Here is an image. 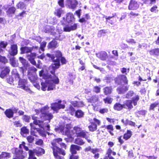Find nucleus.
I'll list each match as a JSON object with an SVG mask.
<instances>
[{
  "instance_id": "nucleus-27",
  "label": "nucleus",
  "mask_w": 159,
  "mask_h": 159,
  "mask_svg": "<svg viewBox=\"0 0 159 159\" xmlns=\"http://www.w3.org/2000/svg\"><path fill=\"white\" fill-rule=\"evenodd\" d=\"M4 113L6 116L9 118H11L13 117V112L11 109H6L4 112Z\"/></svg>"
},
{
  "instance_id": "nucleus-64",
  "label": "nucleus",
  "mask_w": 159,
  "mask_h": 159,
  "mask_svg": "<svg viewBox=\"0 0 159 159\" xmlns=\"http://www.w3.org/2000/svg\"><path fill=\"white\" fill-rule=\"evenodd\" d=\"M24 120L26 122H28L30 119V116H24L23 117Z\"/></svg>"
},
{
  "instance_id": "nucleus-56",
  "label": "nucleus",
  "mask_w": 159,
  "mask_h": 159,
  "mask_svg": "<svg viewBox=\"0 0 159 159\" xmlns=\"http://www.w3.org/2000/svg\"><path fill=\"white\" fill-rule=\"evenodd\" d=\"M14 125L16 127H21L22 124L20 123L19 121H15L13 122Z\"/></svg>"
},
{
  "instance_id": "nucleus-47",
  "label": "nucleus",
  "mask_w": 159,
  "mask_h": 159,
  "mask_svg": "<svg viewBox=\"0 0 159 159\" xmlns=\"http://www.w3.org/2000/svg\"><path fill=\"white\" fill-rule=\"evenodd\" d=\"M46 43H47L45 42H43L41 43L40 44V50H39V53H41L40 50L43 52L44 51V48L46 47Z\"/></svg>"
},
{
  "instance_id": "nucleus-41",
  "label": "nucleus",
  "mask_w": 159,
  "mask_h": 159,
  "mask_svg": "<svg viewBox=\"0 0 159 159\" xmlns=\"http://www.w3.org/2000/svg\"><path fill=\"white\" fill-rule=\"evenodd\" d=\"M30 72H29L28 74V77L29 79L32 82H34L37 79L36 76L33 75H30Z\"/></svg>"
},
{
  "instance_id": "nucleus-4",
  "label": "nucleus",
  "mask_w": 159,
  "mask_h": 159,
  "mask_svg": "<svg viewBox=\"0 0 159 159\" xmlns=\"http://www.w3.org/2000/svg\"><path fill=\"white\" fill-rule=\"evenodd\" d=\"M29 156L28 159H37L35 157V154L38 156H40L45 153V151L43 148L37 147L33 150H29Z\"/></svg>"
},
{
  "instance_id": "nucleus-6",
  "label": "nucleus",
  "mask_w": 159,
  "mask_h": 159,
  "mask_svg": "<svg viewBox=\"0 0 159 159\" xmlns=\"http://www.w3.org/2000/svg\"><path fill=\"white\" fill-rule=\"evenodd\" d=\"M18 81V88L22 89L30 93H32V91L29 87L27 80L24 79L20 78Z\"/></svg>"
},
{
  "instance_id": "nucleus-37",
  "label": "nucleus",
  "mask_w": 159,
  "mask_h": 159,
  "mask_svg": "<svg viewBox=\"0 0 159 159\" xmlns=\"http://www.w3.org/2000/svg\"><path fill=\"white\" fill-rule=\"evenodd\" d=\"M150 53L151 55H159V49L156 48L150 51Z\"/></svg>"
},
{
  "instance_id": "nucleus-26",
  "label": "nucleus",
  "mask_w": 159,
  "mask_h": 159,
  "mask_svg": "<svg viewBox=\"0 0 159 159\" xmlns=\"http://www.w3.org/2000/svg\"><path fill=\"white\" fill-rule=\"evenodd\" d=\"M57 42L55 40H53L49 43L48 45V48L51 49H54L57 47Z\"/></svg>"
},
{
  "instance_id": "nucleus-54",
  "label": "nucleus",
  "mask_w": 159,
  "mask_h": 159,
  "mask_svg": "<svg viewBox=\"0 0 159 159\" xmlns=\"http://www.w3.org/2000/svg\"><path fill=\"white\" fill-rule=\"evenodd\" d=\"M134 92L132 91H130L126 94V97L127 98H130L133 96Z\"/></svg>"
},
{
  "instance_id": "nucleus-43",
  "label": "nucleus",
  "mask_w": 159,
  "mask_h": 159,
  "mask_svg": "<svg viewBox=\"0 0 159 159\" xmlns=\"http://www.w3.org/2000/svg\"><path fill=\"white\" fill-rule=\"evenodd\" d=\"M62 12L63 11L61 9H57L55 12V14L58 17H60Z\"/></svg>"
},
{
  "instance_id": "nucleus-36",
  "label": "nucleus",
  "mask_w": 159,
  "mask_h": 159,
  "mask_svg": "<svg viewBox=\"0 0 159 159\" xmlns=\"http://www.w3.org/2000/svg\"><path fill=\"white\" fill-rule=\"evenodd\" d=\"M10 154L9 153L3 152L0 155V159H3V158H9L10 157Z\"/></svg>"
},
{
  "instance_id": "nucleus-49",
  "label": "nucleus",
  "mask_w": 159,
  "mask_h": 159,
  "mask_svg": "<svg viewBox=\"0 0 159 159\" xmlns=\"http://www.w3.org/2000/svg\"><path fill=\"white\" fill-rule=\"evenodd\" d=\"M159 104V102L157 101L154 103L151 104L150 105L149 109L153 110L154 108L156 107Z\"/></svg>"
},
{
  "instance_id": "nucleus-13",
  "label": "nucleus",
  "mask_w": 159,
  "mask_h": 159,
  "mask_svg": "<svg viewBox=\"0 0 159 159\" xmlns=\"http://www.w3.org/2000/svg\"><path fill=\"white\" fill-rule=\"evenodd\" d=\"M55 55L56 57H55L53 55L49 53H47L46 56L50 58L52 61H53L54 59L55 60L57 59V61H59V62L60 63V58L62 57V54L61 52L59 51H57L55 52Z\"/></svg>"
},
{
  "instance_id": "nucleus-30",
  "label": "nucleus",
  "mask_w": 159,
  "mask_h": 159,
  "mask_svg": "<svg viewBox=\"0 0 159 159\" xmlns=\"http://www.w3.org/2000/svg\"><path fill=\"white\" fill-rule=\"evenodd\" d=\"M90 101L91 102L95 103L97 102L96 105L97 106L99 105L98 103H100L101 102H99V98L98 96H94L92 97L90 99Z\"/></svg>"
},
{
  "instance_id": "nucleus-17",
  "label": "nucleus",
  "mask_w": 159,
  "mask_h": 159,
  "mask_svg": "<svg viewBox=\"0 0 159 159\" xmlns=\"http://www.w3.org/2000/svg\"><path fill=\"white\" fill-rule=\"evenodd\" d=\"M17 45L15 44L11 45V49L9 51L10 54L12 56H14L17 54Z\"/></svg>"
},
{
  "instance_id": "nucleus-42",
  "label": "nucleus",
  "mask_w": 159,
  "mask_h": 159,
  "mask_svg": "<svg viewBox=\"0 0 159 159\" xmlns=\"http://www.w3.org/2000/svg\"><path fill=\"white\" fill-rule=\"evenodd\" d=\"M119 78L123 81L125 84H127L128 83V80L126 76L124 75H121L119 76Z\"/></svg>"
},
{
  "instance_id": "nucleus-58",
  "label": "nucleus",
  "mask_w": 159,
  "mask_h": 159,
  "mask_svg": "<svg viewBox=\"0 0 159 159\" xmlns=\"http://www.w3.org/2000/svg\"><path fill=\"white\" fill-rule=\"evenodd\" d=\"M7 45V43L6 42H2L0 43V47L2 48H5Z\"/></svg>"
},
{
  "instance_id": "nucleus-5",
  "label": "nucleus",
  "mask_w": 159,
  "mask_h": 159,
  "mask_svg": "<svg viewBox=\"0 0 159 159\" xmlns=\"http://www.w3.org/2000/svg\"><path fill=\"white\" fill-rule=\"evenodd\" d=\"M12 153L15 154L16 157L18 159H24L27 156V153L25 152H24L22 149L13 148L11 150Z\"/></svg>"
},
{
  "instance_id": "nucleus-48",
  "label": "nucleus",
  "mask_w": 159,
  "mask_h": 159,
  "mask_svg": "<svg viewBox=\"0 0 159 159\" xmlns=\"http://www.w3.org/2000/svg\"><path fill=\"white\" fill-rule=\"evenodd\" d=\"M0 61L5 64L8 62L7 59L5 57H3L0 55Z\"/></svg>"
},
{
  "instance_id": "nucleus-33",
  "label": "nucleus",
  "mask_w": 159,
  "mask_h": 159,
  "mask_svg": "<svg viewBox=\"0 0 159 159\" xmlns=\"http://www.w3.org/2000/svg\"><path fill=\"white\" fill-rule=\"evenodd\" d=\"M124 108L123 105L119 103H116L114 106L113 108L115 110L120 111Z\"/></svg>"
},
{
  "instance_id": "nucleus-23",
  "label": "nucleus",
  "mask_w": 159,
  "mask_h": 159,
  "mask_svg": "<svg viewBox=\"0 0 159 159\" xmlns=\"http://www.w3.org/2000/svg\"><path fill=\"white\" fill-rule=\"evenodd\" d=\"M132 103V101L131 100H126L124 102L123 104L124 108H128L129 110L131 109L133 107Z\"/></svg>"
},
{
  "instance_id": "nucleus-55",
  "label": "nucleus",
  "mask_w": 159,
  "mask_h": 159,
  "mask_svg": "<svg viewBox=\"0 0 159 159\" xmlns=\"http://www.w3.org/2000/svg\"><path fill=\"white\" fill-rule=\"evenodd\" d=\"M25 143L24 142H23L22 143V144H20L19 148L22 149V147H24V149L26 151H29V148H28V147H27L25 145Z\"/></svg>"
},
{
  "instance_id": "nucleus-39",
  "label": "nucleus",
  "mask_w": 159,
  "mask_h": 159,
  "mask_svg": "<svg viewBox=\"0 0 159 159\" xmlns=\"http://www.w3.org/2000/svg\"><path fill=\"white\" fill-rule=\"evenodd\" d=\"M132 134V132L130 130H128L127 132L124 134V138L125 139H128L130 138Z\"/></svg>"
},
{
  "instance_id": "nucleus-1",
  "label": "nucleus",
  "mask_w": 159,
  "mask_h": 159,
  "mask_svg": "<svg viewBox=\"0 0 159 159\" xmlns=\"http://www.w3.org/2000/svg\"><path fill=\"white\" fill-rule=\"evenodd\" d=\"M57 61V59H54L52 61L54 63L50 66L48 69V72L51 73L53 75H48L49 79L46 80L45 82L41 83V89L43 91H46L47 89L48 91L54 90L55 89V84H58L59 82L58 78L54 75L55 70L59 68L60 65L59 61Z\"/></svg>"
},
{
  "instance_id": "nucleus-14",
  "label": "nucleus",
  "mask_w": 159,
  "mask_h": 159,
  "mask_svg": "<svg viewBox=\"0 0 159 159\" xmlns=\"http://www.w3.org/2000/svg\"><path fill=\"white\" fill-rule=\"evenodd\" d=\"M78 2L76 0H67L66 5L68 7L73 10L77 7Z\"/></svg>"
},
{
  "instance_id": "nucleus-29",
  "label": "nucleus",
  "mask_w": 159,
  "mask_h": 159,
  "mask_svg": "<svg viewBox=\"0 0 159 159\" xmlns=\"http://www.w3.org/2000/svg\"><path fill=\"white\" fill-rule=\"evenodd\" d=\"M81 129L78 127L76 126L74 127L73 130L71 131V133H73L74 136H76L78 133H80L81 131Z\"/></svg>"
},
{
  "instance_id": "nucleus-12",
  "label": "nucleus",
  "mask_w": 159,
  "mask_h": 159,
  "mask_svg": "<svg viewBox=\"0 0 159 159\" xmlns=\"http://www.w3.org/2000/svg\"><path fill=\"white\" fill-rule=\"evenodd\" d=\"M33 48L31 47L25 46L24 47H22L20 48V50L21 51V54L26 53V56L27 58L28 57V55L31 56L33 53H32L31 52L33 50Z\"/></svg>"
},
{
  "instance_id": "nucleus-32",
  "label": "nucleus",
  "mask_w": 159,
  "mask_h": 159,
  "mask_svg": "<svg viewBox=\"0 0 159 159\" xmlns=\"http://www.w3.org/2000/svg\"><path fill=\"white\" fill-rule=\"evenodd\" d=\"M112 89L111 87H106L103 89V92L105 95L110 94L112 92Z\"/></svg>"
},
{
  "instance_id": "nucleus-63",
  "label": "nucleus",
  "mask_w": 159,
  "mask_h": 159,
  "mask_svg": "<svg viewBox=\"0 0 159 159\" xmlns=\"http://www.w3.org/2000/svg\"><path fill=\"white\" fill-rule=\"evenodd\" d=\"M60 59L61 63L62 64H66L67 61L66 59L64 57H61Z\"/></svg>"
},
{
  "instance_id": "nucleus-20",
  "label": "nucleus",
  "mask_w": 159,
  "mask_h": 159,
  "mask_svg": "<svg viewBox=\"0 0 159 159\" xmlns=\"http://www.w3.org/2000/svg\"><path fill=\"white\" fill-rule=\"evenodd\" d=\"M77 28L76 24H74L72 25H66L63 27V31L65 32H70L71 30H75Z\"/></svg>"
},
{
  "instance_id": "nucleus-52",
  "label": "nucleus",
  "mask_w": 159,
  "mask_h": 159,
  "mask_svg": "<svg viewBox=\"0 0 159 159\" xmlns=\"http://www.w3.org/2000/svg\"><path fill=\"white\" fill-rule=\"evenodd\" d=\"M74 143L80 145H83L84 143V142L83 141V140H75Z\"/></svg>"
},
{
  "instance_id": "nucleus-35",
  "label": "nucleus",
  "mask_w": 159,
  "mask_h": 159,
  "mask_svg": "<svg viewBox=\"0 0 159 159\" xmlns=\"http://www.w3.org/2000/svg\"><path fill=\"white\" fill-rule=\"evenodd\" d=\"M29 133V130L27 129L25 127H22L21 129V134L25 136L24 134H28Z\"/></svg>"
},
{
  "instance_id": "nucleus-16",
  "label": "nucleus",
  "mask_w": 159,
  "mask_h": 159,
  "mask_svg": "<svg viewBox=\"0 0 159 159\" xmlns=\"http://www.w3.org/2000/svg\"><path fill=\"white\" fill-rule=\"evenodd\" d=\"M53 117V116L52 114L49 112H48L46 114L43 115H41V118L44 120H47L48 121L47 123L46 124V122H44L46 124L48 125L47 124L50 122V120L52 119Z\"/></svg>"
},
{
  "instance_id": "nucleus-50",
  "label": "nucleus",
  "mask_w": 159,
  "mask_h": 159,
  "mask_svg": "<svg viewBox=\"0 0 159 159\" xmlns=\"http://www.w3.org/2000/svg\"><path fill=\"white\" fill-rule=\"evenodd\" d=\"M18 8L23 9L25 7V5L22 2H19L16 6Z\"/></svg>"
},
{
  "instance_id": "nucleus-51",
  "label": "nucleus",
  "mask_w": 159,
  "mask_h": 159,
  "mask_svg": "<svg viewBox=\"0 0 159 159\" xmlns=\"http://www.w3.org/2000/svg\"><path fill=\"white\" fill-rule=\"evenodd\" d=\"M101 88L98 86H95L93 87V91L97 93H99L100 92Z\"/></svg>"
},
{
  "instance_id": "nucleus-9",
  "label": "nucleus",
  "mask_w": 159,
  "mask_h": 159,
  "mask_svg": "<svg viewBox=\"0 0 159 159\" xmlns=\"http://www.w3.org/2000/svg\"><path fill=\"white\" fill-rule=\"evenodd\" d=\"M66 103L65 102L59 100L57 102L52 103L51 107L54 111H57L60 109H64L65 107Z\"/></svg>"
},
{
  "instance_id": "nucleus-7",
  "label": "nucleus",
  "mask_w": 159,
  "mask_h": 159,
  "mask_svg": "<svg viewBox=\"0 0 159 159\" xmlns=\"http://www.w3.org/2000/svg\"><path fill=\"white\" fill-rule=\"evenodd\" d=\"M70 125L67 124L66 126H61L59 128L56 129V131H60L61 133L63 134L66 135L69 138H71V132L70 131Z\"/></svg>"
},
{
  "instance_id": "nucleus-61",
  "label": "nucleus",
  "mask_w": 159,
  "mask_h": 159,
  "mask_svg": "<svg viewBox=\"0 0 159 159\" xmlns=\"http://www.w3.org/2000/svg\"><path fill=\"white\" fill-rule=\"evenodd\" d=\"M144 156L147 158L148 159H156L157 158V157L155 156H147L144 155Z\"/></svg>"
},
{
  "instance_id": "nucleus-38",
  "label": "nucleus",
  "mask_w": 159,
  "mask_h": 159,
  "mask_svg": "<svg viewBox=\"0 0 159 159\" xmlns=\"http://www.w3.org/2000/svg\"><path fill=\"white\" fill-rule=\"evenodd\" d=\"M11 73L16 78L19 79L20 78V75L16 69H13L11 71Z\"/></svg>"
},
{
  "instance_id": "nucleus-10",
  "label": "nucleus",
  "mask_w": 159,
  "mask_h": 159,
  "mask_svg": "<svg viewBox=\"0 0 159 159\" xmlns=\"http://www.w3.org/2000/svg\"><path fill=\"white\" fill-rule=\"evenodd\" d=\"M67 110H68L70 112L72 115H73L75 114V116L78 118H82L83 117L84 115V112L80 110H78L75 112V109L71 105L70 106L68 109H67Z\"/></svg>"
},
{
  "instance_id": "nucleus-2",
  "label": "nucleus",
  "mask_w": 159,
  "mask_h": 159,
  "mask_svg": "<svg viewBox=\"0 0 159 159\" xmlns=\"http://www.w3.org/2000/svg\"><path fill=\"white\" fill-rule=\"evenodd\" d=\"M32 118L34 120L33 123H30L31 136L28 137L27 139H34V138L32 136L37 137V134L42 136H45L46 135L43 130H49V125L46 124L43 121L38 120V118L34 116H32Z\"/></svg>"
},
{
  "instance_id": "nucleus-11",
  "label": "nucleus",
  "mask_w": 159,
  "mask_h": 159,
  "mask_svg": "<svg viewBox=\"0 0 159 159\" xmlns=\"http://www.w3.org/2000/svg\"><path fill=\"white\" fill-rule=\"evenodd\" d=\"M93 122L91 123V124L88 126L89 129L90 131H94L97 129V125H100L101 121L98 119L94 118L93 119Z\"/></svg>"
},
{
  "instance_id": "nucleus-44",
  "label": "nucleus",
  "mask_w": 159,
  "mask_h": 159,
  "mask_svg": "<svg viewBox=\"0 0 159 159\" xmlns=\"http://www.w3.org/2000/svg\"><path fill=\"white\" fill-rule=\"evenodd\" d=\"M139 99V97L138 95H136L135 97H134L132 99V102H133L134 106H136L137 104V102Z\"/></svg>"
},
{
  "instance_id": "nucleus-24",
  "label": "nucleus",
  "mask_w": 159,
  "mask_h": 159,
  "mask_svg": "<svg viewBox=\"0 0 159 159\" xmlns=\"http://www.w3.org/2000/svg\"><path fill=\"white\" fill-rule=\"evenodd\" d=\"M75 20L74 16L72 13H68L66 15V21L68 23H70Z\"/></svg>"
},
{
  "instance_id": "nucleus-57",
  "label": "nucleus",
  "mask_w": 159,
  "mask_h": 159,
  "mask_svg": "<svg viewBox=\"0 0 159 159\" xmlns=\"http://www.w3.org/2000/svg\"><path fill=\"white\" fill-rule=\"evenodd\" d=\"M7 80L8 83L10 84H12L14 81L13 78L11 77H10L9 78H7Z\"/></svg>"
},
{
  "instance_id": "nucleus-40",
  "label": "nucleus",
  "mask_w": 159,
  "mask_h": 159,
  "mask_svg": "<svg viewBox=\"0 0 159 159\" xmlns=\"http://www.w3.org/2000/svg\"><path fill=\"white\" fill-rule=\"evenodd\" d=\"M147 111L145 110H143L139 111L135 113L136 115L137 116H139L141 115L144 116L146 114Z\"/></svg>"
},
{
  "instance_id": "nucleus-46",
  "label": "nucleus",
  "mask_w": 159,
  "mask_h": 159,
  "mask_svg": "<svg viewBox=\"0 0 159 159\" xmlns=\"http://www.w3.org/2000/svg\"><path fill=\"white\" fill-rule=\"evenodd\" d=\"M103 101L105 103L111 104L113 101V99L110 97H107L106 98L104 99Z\"/></svg>"
},
{
  "instance_id": "nucleus-34",
  "label": "nucleus",
  "mask_w": 159,
  "mask_h": 159,
  "mask_svg": "<svg viewBox=\"0 0 159 159\" xmlns=\"http://www.w3.org/2000/svg\"><path fill=\"white\" fill-rule=\"evenodd\" d=\"M49 107L47 106H45L41 108L40 110V112L42 115H43L48 112V111Z\"/></svg>"
},
{
  "instance_id": "nucleus-18",
  "label": "nucleus",
  "mask_w": 159,
  "mask_h": 159,
  "mask_svg": "<svg viewBox=\"0 0 159 159\" xmlns=\"http://www.w3.org/2000/svg\"><path fill=\"white\" fill-rule=\"evenodd\" d=\"M97 57L102 61L106 60L107 58V54L104 51H102L96 54Z\"/></svg>"
},
{
  "instance_id": "nucleus-15",
  "label": "nucleus",
  "mask_w": 159,
  "mask_h": 159,
  "mask_svg": "<svg viewBox=\"0 0 159 159\" xmlns=\"http://www.w3.org/2000/svg\"><path fill=\"white\" fill-rule=\"evenodd\" d=\"M139 7V4L135 0H131L129 2L128 9L129 10H136Z\"/></svg>"
},
{
  "instance_id": "nucleus-53",
  "label": "nucleus",
  "mask_w": 159,
  "mask_h": 159,
  "mask_svg": "<svg viewBox=\"0 0 159 159\" xmlns=\"http://www.w3.org/2000/svg\"><path fill=\"white\" fill-rule=\"evenodd\" d=\"M16 10L15 7H11L8 9V12L9 14H13L15 12Z\"/></svg>"
},
{
  "instance_id": "nucleus-22",
  "label": "nucleus",
  "mask_w": 159,
  "mask_h": 159,
  "mask_svg": "<svg viewBox=\"0 0 159 159\" xmlns=\"http://www.w3.org/2000/svg\"><path fill=\"white\" fill-rule=\"evenodd\" d=\"M129 89V86H120L117 89V91L119 94H122L125 93Z\"/></svg>"
},
{
  "instance_id": "nucleus-21",
  "label": "nucleus",
  "mask_w": 159,
  "mask_h": 159,
  "mask_svg": "<svg viewBox=\"0 0 159 159\" xmlns=\"http://www.w3.org/2000/svg\"><path fill=\"white\" fill-rule=\"evenodd\" d=\"M89 134L88 132L82 130L80 133H78L76 136L86 139L89 138Z\"/></svg>"
},
{
  "instance_id": "nucleus-62",
  "label": "nucleus",
  "mask_w": 159,
  "mask_h": 159,
  "mask_svg": "<svg viewBox=\"0 0 159 159\" xmlns=\"http://www.w3.org/2000/svg\"><path fill=\"white\" fill-rule=\"evenodd\" d=\"M129 69H127L126 68H123L121 69V72L123 74H127L126 72L128 71V72H129Z\"/></svg>"
},
{
  "instance_id": "nucleus-60",
  "label": "nucleus",
  "mask_w": 159,
  "mask_h": 159,
  "mask_svg": "<svg viewBox=\"0 0 159 159\" xmlns=\"http://www.w3.org/2000/svg\"><path fill=\"white\" fill-rule=\"evenodd\" d=\"M104 127L108 130H113V127L112 125H109L107 126L104 125Z\"/></svg>"
},
{
  "instance_id": "nucleus-3",
  "label": "nucleus",
  "mask_w": 159,
  "mask_h": 159,
  "mask_svg": "<svg viewBox=\"0 0 159 159\" xmlns=\"http://www.w3.org/2000/svg\"><path fill=\"white\" fill-rule=\"evenodd\" d=\"M62 140H55V141H53V142L51 143L52 146L51 147V148L52 150L53 155L55 158L57 159H64L63 157L60 156L59 154H61L63 156L66 155L65 151L57 147L56 143L57 142L60 144L62 148L66 149V145L65 143H61Z\"/></svg>"
},
{
  "instance_id": "nucleus-8",
  "label": "nucleus",
  "mask_w": 159,
  "mask_h": 159,
  "mask_svg": "<svg viewBox=\"0 0 159 159\" xmlns=\"http://www.w3.org/2000/svg\"><path fill=\"white\" fill-rule=\"evenodd\" d=\"M81 149V147L78 145L72 144L70 146V151L72 154L70 157V159H78L79 156L74 155L77 153V151H79Z\"/></svg>"
},
{
  "instance_id": "nucleus-59",
  "label": "nucleus",
  "mask_w": 159,
  "mask_h": 159,
  "mask_svg": "<svg viewBox=\"0 0 159 159\" xmlns=\"http://www.w3.org/2000/svg\"><path fill=\"white\" fill-rule=\"evenodd\" d=\"M127 124L132 126H135V123L131 120H126Z\"/></svg>"
},
{
  "instance_id": "nucleus-28",
  "label": "nucleus",
  "mask_w": 159,
  "mask_h": 159,
  "mask_svg": "<svg viewBox=\"0 0 159 159\" xmlns=\"http://www.w3.org/2000/svg\"><path fill=\"white\" fill-rule=\"evenodd\" d=\"M36 56V53H33L31 54V56L28 55V57L27 58L28 60L33 65H36V62L34 60V58Z\"/></svg>"
},
{
  "instance_id": "nucleus-19",
  "label": "nucleus",
  "mask_w": 159,
  "mask_h": 159,
  "mask_svg": "<svg viewBox=\"0 0 159 159\" xmlns=\"http://www.w3.org/2000/svg\"><path fill=\"white\" fill-rule=\"evenodd\" d=\"M10 68L9 66L5 67L3 70H2L0 75V76L2 78H4L10 72Z\"/></svg>"
},
{
  "instance_id": "nucleus-31",
  "label": "nucleus",
  "mask_w": 159,
  "mask_h": 159,
  "mask_svg": "<svg viewBox=\"0 0 159 159\" xmlns=\"http://www.w3.org/2000/svg\"><path fill=\"white\" fill-rule=\"evenodd\" d=\"M12 57L10 58V61L11 64L13 67H17L18 66V64L16 60L15 57Z\"/></svg>"
},
{
  "instance_id": "nucleus-45",
  "label": "nucleus",
  "mask_w": 159,
  "mask_h": 159,
  "mask_svg": "<svg viewBox=\"0 0 159 159\" xmlns=\"http://www.w3.org/2000/svg\"><path fill=\"white\" fill-rule=\"evenodd\" d=\"M65 38L64 36L63 35H61L59 34H56L55 35V39L57 40H62Z\"/></svg>"
},
{
  "instance_id": "nucleus-25",
  "label": "nucleus",
  "mask_w": 159,
  "mask_h": 159,
  "mask_svg": "<svg viewBox=\"0 0 159 159\" xmlns=\"http://www.w3.org/2000/svg\"><path fill=\"white\" fill-rule=\"evenodd\" d=\"M70 103L75 107H81L84 106L82 101H70Z\"/></svg>"
}]
</instances>
